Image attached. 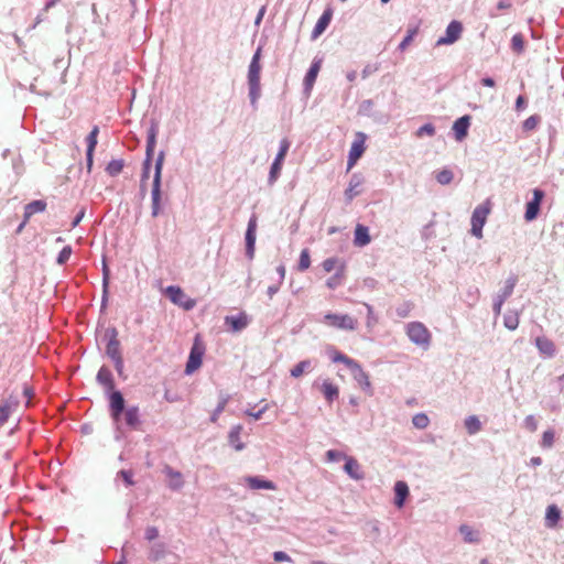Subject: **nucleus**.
Segmentation results:
<instances>
[{
	"label": "nucleus",
	"mask_w": 564,
	"mask_h": 564,
	"mask_svg": "<svg viewBox=\"0 0 564 564\" xmlns=\"http://www.w3.org/2000/svg\"><path fill=\"white\" fill-rule=\"evenodd\" d=\"M261 47H258L254 52L251 62L248 67L247 80L249 88L250 105L253 109L258 107V100L261 97V85H260V73H261Z\"/></svg>",
	"instance_id": "obj_1"
},
{
	"label": "nucleus",
	"mask_w": 564,
	"mask_h": 564,
	"mask_svg": "<svg viewBox=\"0 0 564 564\" xmlns=\"http://www.w3.org/2000/svg\"><path fill=\"white\" fill-rule=\"evenodd\" d=\"M165 159V152L162 150L159 152L155 164L154 175L151 191V215L158 217L161 213V182H162V170Z\"/></svg>",
	"instance_id": "obj_2"
},
{
	"label": "nucleus",
	"mask_w": 564,
	"mask_h": 564,
	"mask_svg": "<svg viewBox=\"0 0 564 564\" xmlns=\"http://www.w3.org/2000/svg\"><path fill=\"white\" fill-rule=\"evenodd\" d=\"M159 133V124L156 121L152 120L151 124L147 131V147H145V159L142 164V174L141 181L144 182L149 178L150 169L154 155V149L156 144V137Z\"/></svg>",
	"instance_id": "obj_3"
},
{
	"label": "nucleus",
	"mask_w": 564,
	"mask_h": 564,
	"mask_svg": "<svg viewBox=\"0 0 564 564\" xmlns=\"http://www.w3.org/2000/svg\"><path fill=\"white\" fill-rule=\"evenodd\" d=\"M405 334L410 341L426 350L431 346L432 335L421 322H411L405 326Z\"/></svg>",
	"instance_id": "obj_4"
},
{
	"label": "nucleus",
	"mask_w": 564,
	"mask_h": 564,
	"mask_svg": "<svg viewBox=\"0 0 564 564\" xmlns=\"http://www.w3.org/2000/svg\"><path fill=\"white\" fill-rule=\"evenodd\" d=\"M321 323L341 330H355L357 328V319L348 314L327 313L323 316Z\"/></svg>",
	"instance_id": "obj_5"
},
{
	"label": "nucleus",
	"mask_w": 564,
	"mask_h": 564,
	"mask_svg": "<svg viewBox=\"0 0 564 564\" xmlns=\"http://www.w3.org/2000/svg\"><path fill=\"white\" fill-rule=\"evenodd\" d=\"M291 142L284 138L280 141L279 151L271 164L268 183L269 185H273L276 180L279 178L283 165V161L285 159V155L290 149Z\"/></svg>",
	"instance_id": "obj_6"
},
{
	"label": "nucleus",
	"mask_w": 564,
	"mask_h": 564,
	"mask_svg": "<svg viewBox=\"0 0 564 564\" xmlns=\"http://www.w3.org/2000/svg\"><path fill=\"white\" fill-rule=\"evenodd\" d=\"M490 213L489 202L478 205L471 215V235L476 238L482 237V228L486 224L487 216Z\"/></svg>",
	"instance_id": "obj_7"
},
{
	"label": "nucleus",
	"mask_w": 564,
	"mask_h": 564,
	"mask_svg": "<svg viewBox=\"0 0 564 564\" xmlns=\"http://www.w3.org/2000/svg\"><path fill=\"white\" fill-rule=\"evenodd\" d=\"M463 32V24L457 21L453 20L449 22V24L446 26L445 35L438 37L436 41V46L441 45H451L459 40Z\"/></svg>",
	"instance_id": "obj_8"
},
{
	"label": "nucleus",
	"mask_w": 564,
	"mask_h": 564,
	"mask_svg": "<svg viewBox=\"0 0 564 564\" xmlns=\"http://www.w3.org/2000/svg\"><path fill=\"white\" fill-rule=\"evenodd\" d=\"M256 230H257V217L252 215L248 221L247 230H246V256L249 260H252L254 257L256 250Z\"/></svg>",
	"instance_id": "obj_9"
},
{
	"label": "nucleus",
	"mask_w": 564,
	"mask_h": 564,
	"mask_svg": "<svg viewBox=\"0 0 564 564\" xmlns=\"http://www.w3.org/2000/svg\"><path fill=\"white\" fill-rule=\"evenodd\" d=\"M365 140H366L365 133L358 132L356 134V139L354 140V142L350 147L349 153H348V161H347L348 169H351L356 164L358 159L365 152V149H366Z\"/></svg>",
	"instance_id": "obj_10"
},
{
	"label": "nucleus",
	"mask_w": 564,
	"mask_h": 564,
	"mask_svg": "<svg viewBox=\"0 0 564 564\" xmlns=\"http://www.w3.org/2000/svg\"><path fill=\"white\" fill-rule=\"evenodd\" d=\"M117 336L118 332L116 328H109L106 330V337L108 338L106 354L111 360L122 357L120 351V341Z\"/></svg>",
	"instance_id": "obj_11"
},
{
	"label": "nucleus",
	"mask_w": 564,
	"mask_h": 564,
	"mask_svg": "<svg viewBox=\"0 0 564 564\" xmlns=\"http://www.w3.org/2000/svg\"><path fill=\"white\" fill-rule=\"evenodd\" d=\"M354 380L360 386V388L366 391L369 395H372L373 390L371 387V382L369 380L368 373L361 368V366L356 361L355 366L349 368Z\"/></svg>",
	"instance_id": "obj_12"
},
{
	"label": "nucleus",
	"mask_w": 564,
	"mask_h": 564,
	"mask_svg": "<svg viewBox=\"0 0 564 564\" xmlns=\"http://www.w3.org/2000/svg\"><path fill=\"white\" fill-rule=\"evenodd\" d=\"M162 473L169 479L167 487L171 490L177 491L184 487L183 475L178 470H175L170 465H165L162 469Z\"/></svg>",
	"instance_id": "obj_13"
},
{
	"label": "nucleus",
	"mask_w": 564,
	"mask_h": 564,
	"mask_svg": "<svg viewBox=\"0 0 564 564\" xmlns=\"http://www.w3.org/2000/svg\"><path fill=\"white\" fill-rule=\"evenodd\" d=\"M110 413L113 420L118 421L124 410V399L120 391H112L109 397Z\"/></svg>",
	"instance_id": "obj_14"
},
{
	"label": "nucleus",
	"mask_w": 564,
	"mask_h": 564,
	"mask_svg": "<svg viewBox=\"0 0 564 564\" xmlns=\"http://www.w3.org/2000/svg\"><path fill=\"white\" fill-rule=\"evenodd\" d=\"M203 355H204L203 348H199L196 345H194L192 347L189 357H188V360H187L186 367H185L186 375L193 373L195 370H197L200 367L202 360H203Z\"/></svg>",
	"instance_id": "obj_15"
},
{
	"label": "nucleus",
	"mask_w": 564,
	"mask_h": 564,
	"mask_svg": "<svg viewBox=\"0 0 564 564\" xmlns=\"http://www.w3.org/2000/svg\"><path fill=\"white\" fill-rule=\"evenodd\" d=\"M364 184V177L359 173H354L350 177L348 187L345 191V198L350 203L356 196L360 194V187Z\"/></svg>",
	"instance_id": "obj_16"
},
{
	"label": "nucleus",
	"mask_w": 564,
	"mask_h": 564,
	"mask_svg": "<svg viewBox=\"0 0 564 564\" xmlns=\"http://www.w3.org/2000/svg\"><path fill=\"white\" fill-rule=\"evenodd\" d=\"M245 482L251 490H275L276 486L273 481L267 480L258 476H247L243 478Z\"/></svg>",
	"instance_id": "obj_17"
},
{
	"label": "nucleus",
	"mask_w": 564,
	"mask_h": 564,
	"mask_svg": "<svg viewBox=\"0 0 564 564\" xmlns=\"http://www.w3.org/2000/svg\"><path fill=\"white\" fill-rule=\"evenodd\" d=\"M345 473L354 480H361L365 477L358 460L351 456H347L344 465Z\"/></svg>",
	"instance_id": "obj_18"
},
{
	"label": "nucleus",
	"mask_w": 564,
	"mask_h": 564,
	"mask_svg": "<svg viewBox=\"0 0 564 564\" xmlns=\"http://www.w3.org/2000/svg\"><path fill=\"white\" fill-rule=\"evenodd\" d=\"M469 126H470V117L468 115L463 116V117L458 118L457 120H455V122L453 124V131L455 134V139L457 141H463L467 137Z\"/></svg>",
	"instance_id": "obj_19"
},
{
	"label": "nucleus",
	"mask_w": 564,
	"mask_h": 564,
	"mask_svg": "<svg viewBox=\"0 0 564 564\" xmlns=\"http://www.w3.org/2000/svg\"><path fill=\"white\" fill-rule=\"evenodd\" d=\"M332 17L333 11L329 8L322 13L312 31V39H317L326 30L330 23Z\"/></svg>",
	"instance_id": "obj_20"
},
{
	"label": "nucleus",
	"mask_w": 564,
	"mask_h": 564,
	"mask_svg": "<svg viewBox=\"0 0 564 564\" xmlns=\"http://www.w3.org/2000/svg\"><path fill=\"white\" fill-rule=\"evenodd\" d=\"M394 505L398 508L404 506L405 499L409 496V486L405 481L399 480L394 484Z\"/></svg>",
	"instance_id": "obj_21"
},
{
	"label": "nucleus",
	"mask_w": 564,
	"mask_h": 564,
	"mask_svg": "<svg viewBox=\"0 0 564 564\" xmlns=\"http://www.w3.org/2000/svg\"><path fill=\"white\" fill-rule=\"evenodd\" d=\"M535 346L544 358H551L555 354L553 341L546 337H536Z\"/></svg>",
	"instance_id": "obj_22"
},
{
	"label": "nucleus",
	"mask_w": 564,
	"mask_h": 564,
	"mask_svg": "<svg viewBox=\"0 0 564 564\" xmlns=\"http://www.w3.org/2000/svg\"><path fill=\"white\" fill-rule=\"evenodd\" d=\"M225 323L230 326L234 332H240L248 326L249 319L245 313H241L237 316H227Z\"/></svg>",
	"instance_id": "obj_23"
},
{
	"label": "nucleus",
	"mask_w": 564,
	"mask_h": 564,
	"mask_svg": "<svg viewBox=\"0 0 564 564\" xmlns=\"http://www.w3.org/2000/svg\"><path fill=\"white\" fill-rule=\"evenodd\" d=\"M243 427L241 424L234 425L228 434L229 445L232 446L236 451L240 452L245 448V444L240 440V434Z\"/></svg>",
	"instance_id": "obj_24"
},
{
	"label": "nucleus",
	"mask_w": 564,
	"mask_h": 564,
	"mask_svg": "<svg viewBox=\"0 0 564 564\" xmlns=\"http://www.w3.org/2000/svg\"><path fill=\"white\" fill-rule=\"evenodd\" d=\"M19 401L10 397L7 401L0 404V426H2L9 419L12 411L18 406Z\"/></svg>",
	"instance_id": "obj_25"
},
{
	"label": "nucleus",
	"mask_w": 564,
	"mask_h": 564,
	"mask_svg": "<svg viewBox=\"0 0 564 564\" xmlns=\"http://www.w3.org/2000/svg\"><path fill=\"white\" fill-rule=\"evenodd\" d=\"M319 68H321V62L319 61H314L311 64L307 73H306V75L304 77V88H305L306 91H310L312 89V87H313V85H314V83H315V80L317 78Z\"/></svg>",
	"instance_id": "obj_26"
},
{
	"label": "nucleus",
	"mask_w": 564,
	"mask_h": 564,
	"mask_svg": "<svg viewBox=\"0 0 564 564\" xmlns=\"http://www.w3.org/2000/svg\"><path fill=\"white\" fill-rule=\"evenodd\" d=\"M96 379H97L98 383H100L101 386H104L107 389V391L113 390L115 383H113L112 373L107 367L102 366L98 370Z\"/></svg>",
	"instance_id": "obj_27"
},
{
	"label": "nucleus",
	"mask_w": 564,
	"mask_h": 564,
	"mask_svg": "<svg viewBox=\"0 0 564 564\" xmlns=\"http://www.w3.org/2000/svg\"><path fill=\"white\" fill-rule=\"evenodd\" d=\"M370 240L371 238L368 227L364 225H357L355 229L354 243L358 247H365L370 242Z\"/></svg>",
	"instance_id": "obj_28"
},
{
	"label": "nucleus",
	"mask_w": 564,
	"mask_h": 564,
	"mask_svg": "<svg viewBox=\"0 0 564 564\" xmlns=\"http://www.w3.org/2000/svg\"><path fill=\"white\" fill-rule=\"evenodd\" d=\"M124 421L126 424L130 429H138L140 425V415H139V408L138 406H130L124 412Z\"/></svg>",
	"instance_id": "obj_29"
},
{
	"label": "nucleus",
	"mask_w": 564,
	"mask_h": 564,
	"mask_svg": "<svg viewBox=\"0 0 564 564\" xmlns=\"http://www.w3.org/2000/svg\"><path fill=\"white\" fill-rule=\"evenodd\" d=\"M46 208V203L42 199H36L24 207V218L25 220H29L31 216H33L36 213H42Z\"/></svg>",
	"instance_id": "obj_30"
},
{
	"label": "nucleus",
	"mask_w": 564,
	"mask_h": 564,
	"mask_svg": "<svg viewBox=\"0 0 564 564\" xmlns=\"http://www.w3.org/2000/svg\"><path fill=\"white\" fill-rule=\"evenodd\" d=\"M328 354H329V357H330L333 362L344 364L348 369L351 368L352 366H355V364H356V360H354V359L349 358L348 356L341 354L340 351H338L335 348H330L328 350Z\"/></svg>",
	"instance_id": "obj_31"
},
{
	"label": "nucleus",
	"mask_w": 564,
	"mask_h": 564,
	"mask_svg": "<svg viewBox=\"0 0 564 564\" xmlns=\"http://www.w3.org/2000/svg\"><path fill=\"white\" fill-rule=\"evenodd\" d=\"M322 392L325 399L330 403L339 395V389L336 384L328 380H325L322 384Z\"/></svg>",
	"instance_id": "obj_32"
},
{
	"label": "nucleus",
	"mask_w": 564,
	"mask_h": 564,
	"mask_svg": "<svg viewBox=\"0 0 564 564\" xmlns=\"http://www.w3.org/2000/svg\"><path fill=\"white\" fill-rule=\"evenodd\" d=\"M465 429L469 435H475L481 430V422L477 415H469L464 421Z\"/></svg>",
	"instance_id": "obj_33"
},
{
	"label": "nucleus",
	"mask_w": 564,
	"mask_h": 564,
	"mask_svg": "<svg viewBox=\"0 0 564 564\" xmlns=\"http://www.w3.org/2000/svg\"><path fill=\"white\" fill-rule=\"evenodd\" d=\"M165 294L174 304L183 305L182 300L185 296V294L180 286H176V285L167 286L165 290Z\"/></svg>",
	"instance_id": "obj_34"
},
{
	"label": "nucleus",
	"mask_w": 564,
	"mask_h": 564,
	"mask_svg": "<svg viewBox=\"0 0 564 564\" xmlns=\"http://www.w3.org/2000/svg\"><path fill=\"white\" fill-rule=\"evenodd\" d=\"M561 518V511L555 505H551L546 509L545 522L549 528L556 525Z\"/></svg>",
	"instance_id": "obj_35"
},
{
	"label": "nucleus",
	"mask_w": 564,
	"mask_h": 564,
	"mask_svg": "<svg viewBox=\"0 0 564 564\" xmlns=\"http://www.w3.org/2000/svg\"><path fill=\"white\" fill-rule=\"evenodd\" d=\"M459 532L463 535L464 541L467 543H477L479 541L478 532L467 524H462L459 527Z\"/></svg>",
	"instance_id": "obj_36"
},
{
	"label": "nucleus",
	"mask_w": 564,
	"mask_h": 564,
	"mask_svg": "<svg viewBox=\"0 0 564 564\" xmlns=\"http://www.w3.org/2000/svg\"><path fill=\"white\" fill-rule=\"evenodd\" d=\"M516 283H517V278L513 275L509 276L505 283L503 289L496 297L501 299L502 301H506L512 294Z\"/></svg>",
	"instance_id": "obj_37"
},
{
	"label": "nucleus",
	"mask_w": 564,
	"mask_h": 564,
	"mask_svg": "<svg viewBox=\"0 0 564 564\" xmlns=\"http://www.w3.org/2000/svg\"><path fill=\"white\" fill-rule=\"evenodd\" d=\"M165 556V545L164 543H155L150 547L149 551V560L152 562H156Z\"/></svg>",
	"instance_id": "obj_38"
},
{
	"label": "nucleus",
	"mask_w": 564,
	"mask_h": 564,
	"mask_svg": "<svg viewBox=\"0 0 564 564\" xmlns=\"http://www.w3.org/2000/svg\"><path fill=\"white\" fill-rule=\"evenodd\" d=\"M312 368L311 360H302L299 364H296L290 371V375L293 378H300L305 371H310Z\"/></svg>",
	"instance_id": "obj_39"
},
{
	"label": "nucleus",
	"mask_w": 564,
	"mask_h": 564,
	"mask_svg": "<svg viewBox=\"0 0 564 564\" xmlns=\"http://www.w3.org/2000/svg\"><path fill=\"white\" fill-rule=\"evenodd\" d=\"M123 166V160H111L106 166V172L110 176H117L122 172Z\"/></svg>",
	"instance_id": "obj_40"
},
{
	"label": "nucleus",
	"mask_w": 564,
	"mask_h": 564,
	"mask_svg": "<svg viewBox=\"0 0 564 564\" xmlns=\"http://www.w3.org/2000/svg\"><path fill=\"white\" fill-rule=\"evenodd\" d=\"M412 424L414 425V427L419 429V430H424L429 426L430 424V419L429 416L421 412V413H416L415 415H413L412 417Z\"/></svg>",
	"instance_id": "obj_41"
},
{
	"label": "nucleus",
	"mask_w": 564,
	"mask_h": 564,
	"mask_svg": "<svg viewBox=\"0 0 564 564\" xmlns=\"http://www.w3.org/2000/svg\"><path fill=\"white\" fill-rule=\"evenodd\" d=\"M228 401H229V397L228 395H221L220 397V400H219L216 409L213 411L212 416H210V421L213 423L217 422L219 415L224 412Z\"/></svg>",
	"instance_id": "obj_42"
},
{
	"label": "nucleus",
	"mask_w": 564,
	"mask_h": 564,
	"mask_svg": "<svg viewBox=\"0 0 564 564\" xmlns=\"http://www.w3.org/2000/svg\"><path fill=\"white\" fill-rule=\"evenodd\" d=\"M98 133H99V128L97 126H95L86 138V142H87V151L86 152L95 151V148L98 142V140H97Z\"/></svg>",
	"instance_id": "obj_43"
},
{
	"label": "nucleus",
	"mask_w": 564,
	"mask_h": 564,
	"mask_svg": "<svg viewBox=\"0 0 564 564\" xmlns=\"http://www.w3.org/2000/svg\"><path fill=\"white\" fill-rule=\"evenodd\" d=\"M310 265H311L310 251H308V249H303L300 254L297 269H299V271L303 272V271L307 270L310 268Z\"/></svg>",
	"instance_id": "obj_44"
},
{
	"label": "nucleus",
	"mask_w": 564,
	"mask_h": 564,
	"mask_svg": "<svg viewBox=\"0 0 564 564\" xmlns=\"http://www.w3.org/2000/svg\"><path fill=\"white\" fill-rule=\"evenodd\" d=\"M453 172L448 169H443L442 171L437 172L435 178L436 181L442 185H447L453 181Z\"/></svg>",
	"instance_id": "obj_45"
},
{
	"label": "nucleus",
	"mask_w": 564,
	"mask_h": 564,
	"mask_svg": "<svg viewBox=\"0 0 564 564\" xmlns=\"http://www.w3.org/2000/svg\"><path fill=\"white\" fill-rule=\"evenodd\" d=\"M73 253V249L70 246H65L58 253L57 258H56V263L59 264V265H63L65 264L70 256Z\"/></svg>",
	"instance_id": "obj_46"
},
{
	"label": "nucleus",
	"mask_w": 564,
	"mask_h": 564,
	"mask_svg": "<svg viewBox=\"0 0 564 564\" xmlns=\"http://www.w3.org/2000/svg\"><path fill=\"white\" fill-rule=\"evenodd\" d=\"M416 33H417V29L416 28L409 29L408 32H406V35L404 36V39L399 44V50L400 51H404L410 45V43L413 41V39L416 35Z\"/></svg>",
	"instance_id": "obj_47"
},
{
	"label": "nucleus",
	"mask_w": 564,
	"mask_h": 564,
	"mask_svg": "<svg viewBox=\"0 0 564 564\" xmlns=\"http://www.w3.org/2000/svg\"><path fill=\"white\" fill-rule=\"evenodd\" d=\"M380 69V63H368L361 70V77L364 79L368 78L372 74L377 73Z\"/></svg>",
	"instance_id": "obj_48"
},
{
	"label": "nucleus",
	"mask_w": 564,
	"mask_h": 564,
	"mask_svg": "<svg viewBox=\"0 0 564 564\" xmlns=\"http://www.w3.org/2000/svg\"><path fill=\"white\" fill-rule=\"evenodd\" d=\"M118 478H122V480L127 487L134 485L133 474L131 470H126V469L119 470L117 473L116 479H118Z\"/></svg>",
	"instance_id": "obj_49"
},
{
	"label": "nucleus",
	"mask_w": 564,
	"mask_h": 564,
	"mask_svg": "<svg viewBox=\"0 0 564 564\" xmlns=\"http://www.w3.org/2000/svg\"><path fill=\"white\" fill-rule=\"evenodd\" d=\"M415 134L419 138H422L425 134L429 137H433L435 134V127L432 123H425L417 129Z\"/></svg>",
	"instance_id": "obj_50"
},
{
	"label": "nucleus",
	"mask_w": 564,
	"mask_h": 564,
	"mask_svg": "<svg viewBox=\"0 0 564 564\" xmlns=\"http://www.w3.org/2000/svg\"><path fill=\"white\" fill-rule=\"evenodd\" d=\"M343 269L339 272H336L333 276H330L326 281V285L328 289H336L341 284Z\"/></svg>",
	"instance_id": "obj_51"
},
{
	"label": "nucleus",
	"mask_w": 564,
	"mask_h": 564,
	"mask_svg": "<svg viewBox=\"0 0 564 564\" xmlns=\"http://www.w3.org/2000/svg\"><path fill=\"white\" fill-rule=\"evenodd\" d=\"M503 323L508 329H511V330L516 329L519 324L518 315L517 314H507L503 318Z\"/></svg>",
	"instance_id": "obj_52"
},
{
	"label": "nucleus",
	"mask_w": 564,
	"mask_h": 564,
	"mask_svg": "<svg viewBox=\"0 0 564 564\" xmlns=\"http://www.w3.org/2000/svg\"><path fill=\"white\" fill-rule=\"evenodd\" d=\"M554 443V433L551 430H547L543 433L541 446L544 448H551Z\"/></svg>",
	"instance_id": "obj_53"
},
{
	"label": "nucleus",
	"mask_w": 564,
	"mask_h": 564,
	"mask_svg": "<svg viewBox=\"0 0 564 564\" xmlns=\"http://www.w3.org/2000/svg\"><path fill=\"white\" fill-rule=\"evenodd\" d=\"M348 455H346L343 452L336 451V449H329L326 452V458L328 462H339L341 459H346Z\"/></svg>",
	"instance_id": "obj_54"
},
{
	"label": "nucleus",
	"mask_w": 564,
	"mask_h": 564,
	"mask_svg": "<svg viewBox=\"0 0 564 564\" xmlns=\"http://www.w3.org/2000/svg\"><path fill=\"white\" fill-rule=\"evenodd\" d=\"M511 46L514 52H522L524 47L523 36L521 34H516L512 36Z\"/></svg>",
	"instance_id": "obj_55"
},
{
	"label": "nucleus",
	"mask_w": 564,
	"mask_h": 564,
	"mask_svg": "<svg viewBox=\"0 0 564 564\" xmlns=\"http://www.w3.org/2000/svg\"><path fill=\"white\" fill-rule=\"evenodd\" d=\"M269 409V404L265 403L261 409H259L258 411H252L250 409H247L245 411V414H247L248 416H251L252 419L254 420H260L263 415V413Z\"/></svg>",
	"instance_id": "obj_56"
},
{
	"label": "nucleus",
	"mask_w": 564,
	"mask_h": 564,
	"mask_svg": "<svg viewBox=\"0 0 564 564\" xmlns=\"http://www.w3.org/2000/svg\"><path fill=\"white\" fill-rule=\"evenodd\" d=\"M365 306L367 308V326L371 327L377 323V317L371 305L365 303Z\"/></svg>",
	"instance_id": "obj_57"
},
{
	"label": "nucleus",
	"mask_w": 564,
	"mask_h": 564,
	"mask_svg": "<svg viewBox=\"0 0 564 564\" xmlns=\"http://www.w3.org/2000/svg\"><path fill=\"white\" fill-rule=\"evenodd\" d=\"M373 107V101L371 99L364 100L359 106V113L361 115H368L369 111Z\"/></svg>",
	"instance_id": "obj_58"
},
{
	"label": "nucleus",
	"mask_w": 564,
	"mask_h": 564,
	"mask_svg": "<svg viewBox=\"0 0 564 564\" xmlns=\"http://www.w3.org/2000/svg\"><path fill=\"white\" fill-rule=\"evenodd\" d=\"M145 539L148 541H153L155 540L158 536H159V530L156 527H148L145 529V534H144Z\"/></svg>",
	"instance_id": "obj_59"
},
{
	"label": "nucleus",
	"mask_w": 564,
	"mask_h": 564,
	"mask_svg": "<svg viewBox=\"0 0 564 564\" xmlns=\"http://www.w3.org/2000/svg\"><path fill=\"white\" fill-rule=\"evenodd\" d=\"M273 558L275 562H292L290 555L283 551H275L273 553Z\"/></svg>",
	"instance_id": "obj_60"
},
{
	"label": "nucleus",
	"mask_w": 564,
	"mask_h": 564,
	"mask_svg": "<svg viewBox=\"0 0 564 564\" xmlns=\"http://www.w3.org/2000/svg\"><path fill=\"white\" fill-rule=\"evenodd\" d=\"M336 263H337V260L335 258H327L326 260L323 261V269L326 272H330L334 270Z\"/></svg>",
	"instance_id": "obj_61"
},
{
	"label": "nucleus",
	"mask_w": 564,
	"mask_h": 564,
	"mask_svg": "<svg viewBox=\"0 0 564 564\" xmlns=\"http://www.w3.org/2000/svg\"><path fill=\"white\" fill-rule=\"evenodd\" d=\"M109 269L106 264V262H104L102 264V286L105 288V293H107V289H108V281H109Z\"/></svg>",
	"instance_id": "obj_62"
},
{
	"label": "nucleus",
	"mask_w": 564,
	"mask_h": 564,
	"mask_svg": "<svg viewBox=\"0 0 564 564\" xmlns=\"http://www.w3.org/2000/svg\"><path fill=\"white\" fill-rule=\"evenodd\" d=\"M525 106H527L525 97L523 95H519L516 100V110L523 111L525 109Z\"/></svg>",
	"instance_id": "obj_63"
},
{
	"label": "nucleus",
	"mask_w": 564,
	"mask_h": 564,
	"mask_svg": "<svg viewBox=\"0 0 564 564\" xmlns=\"http://www.w3.org/2000/svg\"><path fill=\"white\" fill-rule=\"evenodd\" d=\"M503 303H505V301H502L501 299H498V297L495 299L492 308L497 316L501 313V307H502Z\"/></svg>",
	"instance_id": "obj_64"
}]
</instances>
